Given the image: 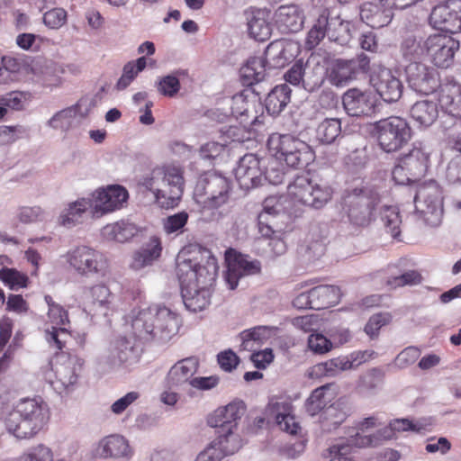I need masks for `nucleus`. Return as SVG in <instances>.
Here are the masks:
<instances>
[{
	"mask_svg": "<svg viewBox=\"0 0 461 461\" xmlns=\"http://www.w3.org/2000/svg\"><path fill=\"white\" fill-rule=\"evenodd\" d=\"M218 263L210 251L197 258H186L185 252L176 258V276L185 308L193 312L204 310L211 303L212 287L216 280Z\"/></svg>",
	"mask_w": 461,
	"mask_h": 461,
	"instance_id": "f257e3e1",
	"label": "nucleus"
},
{
	"mask_svg": "<svg viewBox=\"0 0 461 461\" xmlns=\"http://www.w3.org/2000/svg\"><path fill=\"white\" fill-rule=\"evenodd\" d=\"M50 411L41 399L20 400L4 418L8 433L18 439H29L37 435L48 423Z\"/></svg>",
	"mask_w": 461,
	"mask_h": 461,
	"instance_id": "f03ea898",
	"label": "nucleus"
},
{
	"mask_svg": "<svg viewBox=\"0 0 461 461\" xmlns=\"http://www.w3.org/2000/svg\"><path fill=\"white\" fill-rule=\"evenodd\" d=\"M131 328L140 339L158 337L166 340L177 333L179 319L169 308L151 305L133 313Z\"/></svg>",
	"mask_w": 461,
	"mask_h": 461,
	"instance_id": "7ed1b4c3",
	"label": "nucleus"
},
{
	"mask_svg": "<svg viewBox=\"0 0 461 461\" xmlns=\"http://www.w3.org/2000/svg\"><path fill=\"white\" fill-rule=\"evenodd\" d=\"M140 185L153 194L160 207L173 208L183 194L184 178L176 167H157L140 181Z\"/></svg>",
	"mask_w": 461,
	"mask_h": 461,
	"instance_id": "20e7f679",
	"label": "nucleus"
},
{
	"mask_svg": "<svg viewBox=\"0 0 461 461\" xmlns=\"http://www.w3.org/2000/svg\"><path fill=\"white\" fill-rule=\"evenodd\" d=\"M119 336L112 339L96 357L103 371L131 370L140 359V349L135 335Z\"/></svg>",
	"mask_w": 461,
	"mask_h": 461,
	"instance_id": "39448f33",
	"label": "nucleus"
},
{
	"mask_svg": "<svg viewBox=\"0 0 461 461\" xmlns=\"http://www.w3.org/2000/svg\"><path fill=\"white\" fill-rule=\"evenodd\" d=\"M267 147L276 160L284 161L290 167H302L314 159L312 148L290 134H271L267 140Z\"/></svg>",
	"mask_w": 461,
	"mask_h": 461,
	"instance_id": "423d86ee",
	"label": "nucleus"
},
{
	"mask_svg": "<svg viewBox=\"0 0 461 461\" xmlns=\"http://www.w3.org/2000/svg\"><path fill=\"white\" fill-rule=\"evenodd\" d=\"M230 180L217 173H209L196 184L194 191L195 203L200 211L215 210L226 204L230 197Z\"/></svg>",
	"mask_w": 461,
	"mask_h": 461,
	"instance_id": "0eeeda50",
	"label": "nucleus"
},
{
	"mask_svg": "<svg viewBox=\"0 0 461 461\" xmlns=\"http://www.w3.org/2000/svg\"><path fill=\"white\" fill-rule=\"evenodd\" d=\"M415 212L429 227H438L443 219V194L439 185L429 180L418 186L415 197Z\"/></svg>",
	"mask_w": 461,
	"mask_h": 461,
	"instance_id": "6e6552de",
	"label": "nucleus"
},
{
	"mask_svg": "<svg viewBox=\"0 0 461 461\" xmlns=\"http://www.w3.org/2000/svg\"><path fill=\"white\" fill-rule=\"evenodd\" d=\"M429 152L421 142L413 143L411 149L398 158L392 171L393 181L408 185L425 175L429 167Z\"/></svg>",
	"mask_w": 461,
	"mask_h": 461,
	"instance_id": "1a4fd4ad",
	"label": "nucleus"
},
{
	"mask_svg": "<svg viewBox=\"0 0 461 461\" xmlns=\"http://www.w3.org/2000/svg\"><path fill=\"white\" fill-rule=\"evenodd\" d=\"M287 195L294 208L304 205L320 209L330 200L332 190L330 186L313 183L306 176H298L288 185Z\"/></svg>",
	"mask_w": 461,
	"mask_h": 461,
	"instance_id": "9d476101",
	"label": "nucleus"
},
{
	"mask_svg": "<svg viewBox=\"0 0 461 461\" xmlns=\"http://www.w3.org/2000/svg\"><path fill=\"white\" fill-rule=\"evenodd\" d=\"M374 131L379 147L386 153L398 151L411 137V129L408 122L399 116H391L376 122Z\"/></svg>",
	"mask_w": 461,
	"mask_h": 461,
	"instance_id": "9b49d317",
	"label": "nucleus"
},
{
	"mask_svg": "<svg viewBox=\"0 0 461 461\" xmlns=\"http://www.w3.org/2000/svg\"><path fill=\"white\" fill-rule=\"evenodd\" d=\"M84 360L77 355L60 353L52 364L53 378L47 376L52 388L59 394L75 388L82 372Z\"/></svg>",
	"mask_w": 461,
	"mask_h": 461,
	"instance_id": "f8f14e48",
	"label": "nucleus"
},
{
	"mask_svg": "<svg viewBox=\"0 0 461 461\" xmlns=\"http://www.w3.org/2000/svg\"><path fill=\"white\" fill-rule=\"evenodd\" d=\"M63 257L69 268L80 276L101 275L107 267L104 255L86 245L75 246Z\"/></svg>",
	"mask_w": 461,
	"mask_h": 461,
	"instance_id": "ddd939ff",
	"label": "nucleus"
},
{
	"mask_svg": "<svg viewBox=\"0 0 461 461\" xmlns=\"http://www.w3.org/2000/svg\"><path fill=\"white\" fill-rule=\"evenodd\" d=\"M116 297L104 284L84 288L81 304L85 312L92 316L107 317L116 309Z\"/></svg>",
	"mask_w": 461,
	"mask_h": 461,
	"instance_id": "4468645a",
	"label": "nucleus"
},
{
	"mask_svg": "<svg viewBox=\"0 0 461 461\" xmlns=\"http://www.w3.org/2000/svg\"><path fill=\"white\" fill-rule=\"evenodd\" d=\"M377 195L367 189L355 188L344 197V208L351 222L365 225L369 222L376 204Z\"/></svg>",
	"mask_w": 461,
	"mask_h": 461,
	"instance_id": "2eb2a0df",
	"label": "nucleus"
},
{
	"mask_svg": "<svg viewBox=\"0 0 461 461\" xmlns=\"http://www.w3.org/2000/svg\"><path fill=\"white\" fill-rule=\"evenodd\" d=\"M429 23L446 32H461V0H447L436 5L430 13Z\"/></svg>",
	"mask_w": 461,
	"mask_h": 461,
	"instance_id": "dca6fc26",
	"label": "nucleus"
},
{
	"mask_svg": "<svg viewBox=\"0 0 461 461\" xmlns=\"http://www.w3.org/2000/svg\"><path fill=\"white\" fill-rule=\"evenodd\" d=\"M225 259L227 265L225 280L231 290L238 286L240 277L257 275L261 270V263L258 260L232 249L226 251Z\"/></svg>",
	"mask_w": 461,
	"mask_h": 461,
	"instance_id": "f3484780",
	"label": "nucleus"
},
{
	"mask_svg": "<svg viewBox=\"0 0 461 461\" xmlns=\"http://www.w3.org/2000/svg\"><path fill=\"white\" fill-rule=\"evenodd\" d=\"M405 76L410 87L420 94L429 95L439 86L438 72L418 61L410 62L405 67Z\"/></svg>",
	"mask_w": 461,
	"mask_h": 461,
	"instance_id": "a211bd4d",
	"label": "nucleus"
},
{
	"mask_svg": "<svg viewBox=\"0 0 461 461\" xmlns=\"http://www.w3.org/2000/svg\"><path fill=\"white\" fill-rule=\"evenodd\" d=\"M459 49V41L449 35L434 34L427 38V54L435 66L448 68Z\"/></svg>",
	"mask_w": 461,
	"mask_h": 461,
	"instance_id": "6ab92c4d",
	"label": "nucleus"
},
{
	"mask_svg": "<svg viewBox=\"0 0 461 461\" xmlns=\"http://www.w3.org/2000/svg\"><path fill=\"white\" fill-rule=\"evenodd\" d=\"M370 84L386 103L396 102L402 95L401 80L389 68L375 69L370 76Z\"/></svg>",
	"mask_w": 461,
	"mask_h": 461,
	"instance_id": "aec40b11",
	"label": "nucleus"
},
{
	"mask_svg": "<svg viewBox=\"0 0 461 461\" xmlns=\"http://www.w3.org/2000/svg\"><path fill=\"white\" fill-rule=\"evenodd\" d=\"M369 63L370 59L365 54L352 59H338L330 72V80L337 86H344L356 78L359 73L366 72Z\"/></svg>",
	"mask_w": 461,
	"mask_h": 461,
	"instance_id": "412c9836",
	"label": "nucleus"
},
{
	"mask_svg": "<svg viewBox=\"0 0 461 461\" xmlns=\"http://www.w3.org/2000/svg\"><path fill=\"white\" fill-rule=\"evenodd\" d=\"M92 197L95 200V212L105 214L122 207L129 197L128 191L122 185H109L96 189Z\"/></svg>",
	"mask_w": 461,
	"mask_h": 461,
	"instance_id": "4be33fe9",
	"label": "nucleus"
},
{
	"mask_svg": "<svg viewBox=\"0 0 461 461\" xmlns=\"http://www.w3.org/2000/svg\"><path fill=\"white\" fill-rule=\"evenodd\" d=\"M234 175L242 189L249 190L259 185L263 176L259 158L254 154H246L240 159Z\"/></svg>",
	"mask_w": 461,
	"mask_h": 461,
	"instance_id": "5701e85b",
	"label": "nucleus"
},
{
	"mask_svg": "<svg viewBox=\"0 0 461 461\" xmlns=\"http://www.w3.org/2000/svg\"><path fill=\"white\" fill-rule=\"evenodd\" d=\"M346 113L350 116L371 114L375 107V97L371 91L350 88L342 96Z\"/></svg>",
	"mask_w": 461,
	"mask_h": 461,
	"instance_id": "b1692460",
	"label": "nucleus"
},
{
	"mask_svg": "<svg viewBox=\"0 0 461 461\" xmlns=\"http://www.w3.org/2000/svg\"><path fill=\"white\" fill-rule=\"evenodd\" d=\"M337 26L346 28L347 24L345 25L339 16L330 17L329 12L323 10L307 33L305 40L306 48L309 50L315 48L326 35L330 38L334 37L333 32L337 30Z\"/></svg>",
	"mask_w": 461,
	"mask_h": 461,
	"instance_id": "393cba45",
	"label": "nucleus"
},
{
	"mask_svg": "<svg viewBox=\"0 0 461 461\" xmlns=\"http://www.w3.org/2000/svg\"><path fill=\"white\" fill-rule=\"evenodd\" d=\"M275 23L282 33H293L302 30L305 21L303 10L295 4L280 5L274 14Z\"/></svg>",
	"mask_w": 461,
	"mask_h": 461,
	"instance_id": "a878e982",
	"label": "nucleus"
},
{
	"mask_svg": "<svg viewBox=\"0 0 461 461\" xmlns=\"http://www.w3.org/2000/svg\"><path fill=\"white\" fill-rule=\"evenodd\" d=\"M245 412L242 402H233L220 407L209 417L208 424L217 429H237L238 420Z\"/></svg>",
	"mask_w": 461,
	"mask_h": 461,
	"instance_id": "bb28decb",
	"label": "nucleus"
},
{
	"mask_svg": "<svg viewBox=\"0 0 461 461\" xmlns=\"http://www.w3.org/2000/svg\"><path fill=\"white\" fill-rule=\"evenodd\" d=\"M199 362L194 357L184 358L176 362L166 376V385L171 389L182 384H190V380L198 369Z\"/></svg>",
	"mask_w": 461,
	"mask_h": 461,
	"instance_id": "cd10ccee",
	"label": "nucleus"
},
{
	"mask_svg": "<svg viewBox=\"0 0 461 461\" xmlns=\"http://www.w3.org/2000/svg\"><path fill=\"white\" fill-rule=\"evenodd\" d=\"M92 205V199L86 197L68 203L59 212L58 224L67 229L74 228L83 221L84 215Z\"/></svg>",
	"mask_w": 461,
	"mask_h": 461,
	"instance_id": "c85d7f7f",
	"label": "nucleus"
},
{
	"mask_svg": "<svg viewBox=\"0 0 461 461\" xmlns=\"http://www.w3.org/2000/svg\"><path fill=\"white\" fill-rule=\"evenodd\" d=\"M437 101L425 98L416 101L410 108V116L414 123L420 128L431 126L438 118Z\"/></svg>",
	"mask_w": 461,
	"mask_h": 461,
	"instance_id": "c756f323",
	"label": "nucleus"
},
{
	"mask_svg": "<svg viewBox=\"0 0 461 461\" xmlns=\"http://www.w3.org/2000/svg\"><path fill=\"white\" fill-rule=\"evenodd\" d=\"M88 113L87 100L81 99L75 105L57 112L47 122L48 126L53 130H59L63 132L68 131L77 114L86 116Z\"/></svg>",
	"mask_w": 461,
	"mask_h": 461,
	"instance_id": "7c9ffc66",
	"label": "nucleus"
},
{
	"mask_svg": "<svg viewBox=\"0 0 461 461\" xmlns=\"http://www.w3.org/2000/svg\"><path fill=\"white\" fill-rule=\"evenodd\" d=\"M140 228L132 221L121 220L106 224L101 230L102 237L108 241L124 243L137 236Z\"/></svg>",
	"mask_w": 461,
	"mask_h": 461,
	"instance_id": "2f4dec72",
	"label": "nucleus"
},
{
	"mask_svg": "<svg viewBox=\"0 0 461 461\" xmlns=\"http://www.w3.org/2000/svg\"><path fill=\"white\" fill-rule=\"evenodd\" d=\"M98 451L103 457H126L132 456L127 439L121 435H110L99 442Z\"/></svg>",
	"mask_w": 461,
	"mask_h": 461,
	"instance_id": "473e14b6",
	"label": "nucleus"
},
{
	"mask_svg": "<svg viewBox=\"0 0 461 461\" xmlns=\"http://www.w3.org/2000/svg\"><path fill=\"white\" fill-rule=\"evenodd\" d=\"M439 104L447 114L461 118V86L447 84L440 89Z\"/></svg>",
	"mask_w": 461,
	"mask_h": 461,
	"instance_id": "72a5a7b5",
	"label": "nucleus"
},
{
	"mask_svg": "<svg viewBox=\"0 0 461 461\" xmlns=\"http://www.w3.org/2000/svg\"><path fill=\"white\" fill-rule=\"evenodd\" d=\"M161 244L157 237H152L143 247L133 253L130 264L131 268L140 270L149 266L159 258L161 254Z\"/></svg>",
	"mask_w": 461,
	"mask_h": 461,
	"instance_id": "f704fd0d",
	"label": "nucleus"
},
{
	"mask_svg": "<svg viewBox=\"0 0 461 461\" xmlns=\"http://www.w3.org/2000/svg\"><path fill=\"white\" fill-rule=\"evenodd\" d=\"M275 330L274 327L270 326H257L243 330L240 334L241 348L243 350L255 351L273 336Z\"/></svg>",
	"mask_w": 461,
	"mask_h": 461,
	"instance_id": "c9c22d12",
	"label": "nucleus"
},
{
	"mask_svg": "<svg viewBox=\"0 0 461 461\" xmlns=\"http://www.w3.org/2000/svg\"><path fill=\"white\" fill-rule=\"evenodd\" d=\"M249 35L256 41H264L271 35V26L267 21V14L264 10H255L248 16Z\"/></svg>",
	"mask_w": 461,
	"mask_h": 461,
	"instance_id": "e433bc0d",
	"label": "nucleus"
},
{
	"mask_svg": "<svg viewBox=\"0 0 461 461\" xmlns=\"http://www.w3.org/2000/svg\"><path fill=\"white\" fill-rule=\"evenodd\" d=\"M310 291L315 310L332 306L338 303L340 298V290L335 285H319Z\"/></svg>",
	"mask_w": 461,
	"mask_h": 461,
	"instance_id": "4c0bfd02",
	"label": "nucleus"
},
{
	"mask_svg": "<svg viewBox=\"0 0 461 461\" xmlns=\"http://www.w3.org/2000/svg\"><path fill=\"white\" fill-rule=\"evenodd\" d=\"M263 212L266 217L275 219L276 216L287 218L288 215L296 213V209L293 207L288 195L269 196L263 203Z\"/></svg>",
	"mask_w": 461,
	"mask_h": 461,
	"instance_id": "58836bf2",
	"label": "nucleus"
},
{
	"mask_svg": "<svg viewBox=\"0 0 461 461\" xmlns=\"http://www.w3.org/2000/svg\"><path fill=\"white\" fill-rule=\"evenodd\" d=\"M291 89L286 84L275 86L266 98V109L271 115H278L290 102Z\"/></svg>",
	"mask_w": 461,
	"mask_h": 461,
	"instance_id": "ea45409f",
	"label": "nucleus"
},
{
	"mask_svg": "<svg viewBox=\"0 0 461 461\" xmlns=\"http://www.w3.org/2000/svg\"><path fill=\"white\" fill-rule=\"evenodd\" d=\"M357 433L347 439H342L330 446L324 457L327 461H354L353 447H358L355 443Z\"/></svg>",
	"mask_w": 461,
	"mask_h": 461,
	"instance_id": "a19ab883",
	"label": "nucleus"
},
{
	"mask_svg": "<svg viewBox=\"0 0 461 461\" xmlns=\"http://www.w3.org/2000/svg\"><path fill=\"white\" fill-rule=\"evenodd\" d=\"M401 52L406 60L416 61L427 54V39L414 34L406 35L401 44Z\"/></svg>",
	"mask_w": 461,
	"mask_h": 461,
	"instance_id": "79ce46f5",
	"label": "nucleus"
},
{
	"mask_svg": "<svg viewBox=\"0 0 461 461\" xmlns=\"http://www.w3.org/2000/svg\"><path fill=\"white\" fill-rule=\"evenodd\" d=\"M266 76V60L262 57L250 58L240 68V77L246 85L261 82Z\"/></svg>",
	"mask_w": 461,
	"mask_h": 461,
	"instance_id": "37998d69",
	"label": "nucleus"
},
{
	"mask_svg": "<svg viewBox=\"0 0 461 461\" xmlns=\"http://www.w3.org/2000/svg\"><path fill=\"white\" fill-rule=\"evenodd\" d=\"M237 429H217V438L212 441L223 456L232 455L241 447V439Z\"/></svg>",
	"mask_w": 461,
	"mask_h": 461,
	"instance_id": "c03bdc74",
	"label": "nucleus"
},
{
	"mask_svg": "<svg viewBox=\"0 0 461 461\" xmlns=\"http://www.w3.org/2000/svg\"><path fill=\"white\" fill-rule=\"evenodd\" d=\"M341 133V122L338 118H325L317 126L316 140L322 144L334 142Z\"/></svg>",
	"mask_w": 461,
	"mask_h": 461,
	"instance_id": "a18cd8bd",
	"label": "nucleus"
},
{
	"mask_svg": "<svg viewBox=\"0 0 461 461\" xmlns=\"http://www.w3.org/2000/svg\"><path fill=\"white\" fill-rule=\"evenodd\" d=\"M303 88L308 92L319 89L324 82V68L320 64L312 65L311 62L303 64Z\"/></svg>",
	"mask_w": 461,
	"mask_h": 461,
	"instance_id": "49530a36",
	"label": "nucleus"
},
{
	"mask_svg": "<svg viewBox=\"0 0 461 461\" xmlns=\"http://www.w3.org/2000/svg\"><path fill=\"white\" fill-rule=\"evenodd\" d=\"M147 66L145 57H140L136 60L129 61L123 66L122 74L118 79L116 87L118 90H124L137 77L139 73L143 71Z\"/></svg>",
	"mask_w": 461,
	"mask_h": 461,
	"instance_id": "de8ad7c7",
	"label": "nucleus"
},
{
	"mask_svg": "<svg viewBox=\"0 0 461 461\" xmlns=\"http://www.w3.org/2000/svg\"><path fill=\"white\" fill-rule=\"evenodd\" d=\"M353 361L346 357H339L315 366V372L325 376H335L340 372L353 368Z\"/></svg>",
	"mask_w": 461,
	"mask_h": 461,
	"instance_id": "09e8293b",
	"label": "nucleus"
},
{
	"mask_svg": "<svg viewBox=\"0 0 461 461\" xmlns=\"http://www.w3.org/2000/svg\"><path fill=\"white\" fill-rule=\"evenodd\" d=\"M396 437L391 423L388 426L378 429L372 435H361L357 433L355 443L358 447H368L379 446L383 441L393 439Z\"/></svg>",
	"mask_w": 461,
	"mask_h": 461,
	"instance_id": "8fccbe9b",
	"label": "nucleus"
},
{
	"mask_svg": "<svg viewBox=\"0 0 461 461\" xmlns=\"http://www.w3.org/2000/svg\"><path fill=\"white\" fill-rule=\"evenodd\" d=\"M330 389V385H323L316 388L310 397L307 399L305 403L306 411L314 416L322 410L331 402L332 397L328 396L326 391Z\"/></svg>",
	"mask_w": 461,
	"mask_h": 461,
	"instance_id": "3c124183",
	"label": "nucleus"
},
{
	"mask_svg": "<svg viewBox=\"0 0 461 461\" xmlns=\"http://www.w3.org/2000/svg\"><path fill=\"white\" fill-rule=\"evenodd\" d=\"M289 412H293L292 403L287 400L278 398L271 399L265 411L267 419L276 423L281 419L284 420V417Z\"/></svg>",
	"mask_w": 461,
	"mask_h": 461,
	"instance_id": "603ef678",
	"label": "nucleus"
},
{
	"mask_svg": "<svg viewBox=\"0 0 461 461\" xmlns=\"http://www.w3.org/2000/svg\"><path fill=\"white\" fill-rule=\"evenodd\" d=\"M17 461H53V452L49 447L38 444L21 454Z\"/></svg>",
	"mask_w": 461,
	"mask_h": 461,
	"instance_id": "864d4df0",
	"label": "nucleus"
},
{
	"mask_svg": "<svg viewBox=\"0 0 461 461\" xmlns=\"http://www.w3.org/2000/svg\"><path fill=\"white\" fill-rule=\"evenodd\" d=\"M381 219L392 237H398L400 234V224L402 222L398 208L394 206L384 207L381 213Z\"/></svg>",
	"mask_w": 461,
	"mask_h": 461,
	"instance_id": "5fc2aeb1",
	"label": "nucleus"
},
{
	"mask_svg": "<svg viewBox=\"0 0 461 461\" xmlns=\"http://www.w3.org/2000/svg\"><path fill=\"white\" fill-rule=\"evenodd\" d=\"M346 420V413L333 406L325 409L321 415V427L325 431L336 429Z\"/></svg>",
	"mask_w": 461,
	"mask_h": 461,
	"instance_id": "6e6d98bb",
	"label": "nucleus"
},
{
	"mask_svg": "<svg viewBox=\"0 0 461 461\" xmlns=\"http://www.w3.org/2000/svg\"><path fill=\"white\" fill-rule=\"evenodd\" d=\"M251 103L248 100L244 93H239L232 96L230 100L231 114L237 119L244 122L249 117Z\"/></svg>",
	"mask_w": 461,
	"mask_h": 461,
	"instance_id": "4d7b16f0",
	"label": "nucleus"
},
{
	"mask_svg": "<svg viewBox=\"0 0 461 461\" xmlns=\"http://www.w3.org/2000/svg\"><path fill=\"white\" fill-rule=\"evenodd\" d=\"M69 337V329L68 327H51L46 330L45 338L51 348L61 350Z\"/></svg>",
	"mask_w": 461,
	"mask_h": 461,
	"instance_id": "13d9d810",
	"label": "nucleus"
},
{
	"mask_svg": "<svg viewBox=\"0 0 461 461\" xmlns=\"http://www.w3.org/2000/svg\"><path fill=\"white\" fill-rule=\"evenodd\" d=\"M188 218L189 215L185 211L167 217L163 222L165 232L167 234L182 232L187 223Z\"/></svg>",
	"mask_w": 461,
	"mask_h": 461,
	"instance_id": "bf43d9fd",
	"label": "nucleus"
},
{
	"mask_svg": "<svg viewBox=\"0 0 461 461\" xmlns=\"http://www.w3.org/2000/svg\"><path fill=\"white\" fill-rule=\"evenodd\" d=\"M45 212L40 206H23L17 210L16 218L24 224L33 223L44 219Z\"/></svg>",
	"mask_w": 461,
	"mask_h": 461,
	"instance_id": "052dcab7",
	"label": "nucleus"
},
{
	"mask_svg": "<svg viewBox=\"0 0 461 461\" xmlns=\"http://www.w3.org/2000/svg\"><path fill=\"white\" fill-rule=\"evenodd\" d=\"M0 280L8 285L13 290L24 287L27 283V277L23 274L12 268L0 270Z\"/></svg>",
	"mask_w": 461,
	"mask_h": 461,
	"instance_id": "680f3d73",
	"label": "nucleus"
},
{
	"mask_svg": "<svg viewBox=\"0 0 461 461\" xmlns=\"http://www.w3.org/2000/svg\"><path fill=\"white\" fill-rule=\"evenodd\" d=\"M284 228L276 223L275 219L266 217V214L258 216V231L262 237L269 239L276 237L282 233Z\"/></svg>",
	"mask_w": 461,
	"mask_h": 461,
	"instance_id": "e2e57ef3",
	"label": "nucleus"
},
{
	"mask_svg": "<svg viewBox=\"0 0 461 461\" xmlns=\"http://www.w3.org/2000/svg\"><path fill=\"white\" fill-rule=\"evenodd\" d=\"M157 89L161 95L173 97L180 90L179 79L174 75L165 76L158 80Z\"/></svg>",
	"mask_w": 461,
	"mask_h": 461,
	"instance_id": "0e129e2a",
	"label": "nucleus"
},
{
	"mask_svg": "<svg viewBox=\"0 0 461 461\" xmlns=\"http://www.w3.org/2000/svg\"><path fill=\"white\" fill-rule=\"evenodd\" d=\"M47 316L48 321L52 325L51 327L70 328L68 311H66L60 304L52 306V309H48Z\"/></svg>",
	"mask_w": 461,
	"mask_h": 461,
	"instance_id": "69168bd1",
	"label": "nucleus"
},
{
	"mask_svg": "<svg viewBox=\"0 0 461 461\" xmlns=\"http://www.w3.org/2000/svg\"><path fill=\"white\" fill-rule=\"evenodd\" d=\"M420 356V350L417 347H407L402 350L394 359L397 367L403 369L416 362Z\"/></svg>",
	"mask_w": 461,
	"mask_h": 461,
	"instance_id": "338daca9",
	"label": "nucleus"
},
{
	"mask_svg": "<svg viewBox=\"0 0 461 461\" xmlns=\"http://www.w3.org/2000/svg\"><path fill=\"white\" fill-rule=\"evenodd\" d=\"M67 22V12L63 8H53L43 15V23L50 29H59Z\"/></svg>",
	"mask_w": 461,
	"mask_h": 461,
	"instance_id": "774afa93",
	"label": "nucleus"
}]
</instances>
